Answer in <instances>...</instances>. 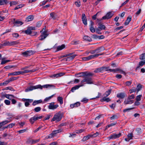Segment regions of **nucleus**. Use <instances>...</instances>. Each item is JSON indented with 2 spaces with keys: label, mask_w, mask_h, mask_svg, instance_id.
Masks as SVG:
<instances>
[{
  "label": "nucleus",
  "mask_w": 145,
  "mask_h": 145,
  "mask_svg": "<svg viewBox=\"0 0 145 145\" xmlns=\"http://www.w3.org/2000/svg\"><path fill=\"white\" fill-rule=\"evenodd\" d=\"M54 137V136L52 133H51L47 137H46V138L48 139V138H52Z\"/></svg>",
  "instance_id": "obj_57"
},
{
  "label": "nucleus",
  "mask_w": 145,
  "mask_h": 145,
  "mask_svg": "<svg viewBox=\"0 0 145 145\" xmlns=\"http://www.w3.org/2000/svg\"><path fill=\"white\" fill-rule=\"evenodd\" d=\"M93 84L92 78L90 76H86L84 77L83 79L81 81V84H83V86L85 84Z\"/></svg>",
  "instance_id": "obj_2"
},
{
  "label": "nucleus",
  "mask_w": 145,
  "mask_h": 145,
  "mask_svg": "<svg viewBox=\"0 0 145 145\" xmlns=\"http://www.w3.org/2000/svg\"><path fill=\"white\" fill-rule=\"evenodd\" d=\"M126 95L125 93L121 92L120 93H118L117 95V97L121 99H123L124 98Z\"/></svg>",
  "instance_id": "obj_21"
},
{
  "label": "nucleus",
  "mask_w": 145,
  "mask_h": 145,
  "mask_svg": "<svg viewBox=\"0 0 145 145\" xmlns=\"http://www.w3.org/2000/svg\"><path fill=\"white\" fill-rule=\"evenodd\" d=\"M106 97L104 96L103 98L101 100V101L102 102L103 101H106L107 102H109L110 101V99L109 98H106Z\"/></svg>",
  "instance_id": "obj_32"
},
{
  "label": "nucleus",
  "mask_w": 145,
  "mask_h": 145,
  "mask_svg": "<svg viewBox=\"0 0 145 145\" xmlns=\"http://www.w3.org/2000/svg\"><path fill=\"white\" fill-rule=\"evenodd\" d=\"M11 121H8L7 120H5L2 121V122H1L0 123L2 127L3 126V125L7 124L8 123L10 122Z\"/></svg>",
  "instance_id": "obj_39"
},
{
  "label": "nucleus",
  "mask_w": 145,
  "mask_h": 145,
  "mask_svg": "<svg viewBox=\"0 0 145 145\" xmlns=\"http://www.w3.org/2000/svg\"><path fill=\"white\" fill-rule=\"evenodd\" d=\"M83 75L86 76H91L93 75V74L90 72H82Z\"/></svg>",
  "instance_id": "obj_29"
},
{
  "label": "nucleus",
  "mask_w": 145,
  "mask_h": 145,
  "mask_svg": "<svg viewBox=\"0 0 145 145\" xmlns=\"http://www.w3.org/2000/svg\"><path fill=\"white\" fill-rule=\"evenodd\" d=\"M50 17L52 19L54 20L56 19L57 15L54 12H52L50 14Z\"/></svg>",
  "instance_id": "obj_26"
},
{
  "label": "nucleus",
  "mask_w": 145,
  "mask_h": 145,
  "mask_svg": "<svg viewBox=\"0 0 145 145\" xmlns=\"http://www.w3.org/2000/svg\"><path fill=\"white\" fill-rule=\"evenodd\" d=\"M105 48L104 47L102 46L101 47H99L97 49H95L96 53H98L104 51L105 50Z\"/></svg>",
  "instance_id": "obj_22"
},
{
  "label": "nucleus",
  "mask_w": 145,
  "mask_h": 145,
  "mask_svg": "<svg viewBox=\"0 0 145 145\" xmlns=\"http://www.w3.org/2000/svg\"><path fill=\"white\" fill-rule=\"evenodd\" d=\"M57 100L59 102V103L61 105L63 104V99L62 97H58L57 98Z\"/></svg>",
  "instance_id": "obj_38"
},
{
  "label": "nucleus",
  "mask_w": 145,
  "mask_h": 145,
  "mask_svg": "<svg viewBox=\"0 0 145 145\" xmlns=\"http://www.w3.org/2000/svg\"><path fill=\"white\" fill-rule=\"evenodd\" d=\"M62 118V116L61 112H59L55 114L53 118L51 120V121H60Z\"/></svg>",
  "instance_id": "obj_3"
},
{
  "label": "nucleus",
  "mask_w": 145,
  "mask_h": 145,
  "mask_svg": "<svg viewBox=\"0 0 145 145\" xmlns=\"http://www.w3.org/2000/svg\"><path fill=\"white\" fill-rule=\"evenodd\" d=\"M104 71H108V70H107V68L105 67H102L97 69L94 71V72H95L97 73Z\"/></svg>",
  "instance_id": "obj_11"
},
{
  "label": "nucleus",
  "mask_w": 145,
  "mask_h": 145,
  "mask_svg": "<svg viewBox=\"0 0 145 145\" xmlns=\"http://www.w3.org/2000/svg\"><path fill=\"white\" fill-rule=\"evenodd\" d=\"M80 102H78L74 103L71 104L70 105V107L73 108L74 107H76L79 106L80 105Z\"/></svg>",
  "instance_id": "obj_18"
},
{
  "label": "nucleus",
  "mask_w": 145,
  "mask_h": 145,
  "mask_svg": "<svg viewBox=\"0 0 145 145\" xmlns=\"http://www.w3.org/2000/svg\"><path fill=\"white\" fill-rule=\"evenodd\" d=\"M140 59L141 60L145 59V53L142 54L140 56Z\"/></svg>",
  "instance_id": "obj_53"
},
{
  "label": "nucleus",
  "mask_w": 145,
  "mask_h": 145,
  "mask_svg": "<svg viewBox=\"0 0 145 145\" xmlns=\"http://www.w3.org/2000/svg\"><path fill=\"white\" fill-rule=\"evenodd\" d=\"M121 133H120L118 134H114L111 135L108 137V138L109 139H115L119 138L121 136Z\"/></svg>",
  "instance_id": "obj_9"
},
{
  "label": "nucleus",
  "mask_w": 145,
  "mask_h": 145,
  "mask_svg": "<svg viewBox=\"0 0 145 145\" xmlns=\"http://www.w3.org/2000/svg\"><path fill=\"white\" fill-rule=\"evenodd\" d=\"M36 71L35 69L30 70H25L24 71H20V74H23L24 73H28L29 72H33Z\"/></svg>",
  "instance_id": "obj_15"
},
{
  "label": "nucleus",
  "mask_w": 145,
  "mask_h": 145,
  "mask_svg": "<svg viewBox=\"0 0 145 145\" xmlns=\"http://www.w3.org/2000/svg\"><path fill=\"white\" fill-rule=\"evenodd\" d=\"M98 27L97 29H99L100 30H105L106 28V27L104 25L102 24L101 22L98 23Z\"/></svg>",
  "instance_id": "obj_20"
},
{
  "label": "nucleus",
  "mask_w": 145,
  "mask_h": 145,
  "mask_svg": "<svg viewBox=\"0 0 145 145\" xmlns=\"http://www.w3.org/2000/svg\"><path fill=\"white\" fill-rule=\"evenodd\" d=\"M75 4L77 7H79L80 6V2L79 1H76L75 2Z\"/></svg>",
  "instance_id": "obj_54"
},
{
  "label": "nucleus",
  "mask_w": 145,
  "mask_h": 145,
  "mask_svg": "<svg viewBox=\"0 0 145 145\" xmlns=\"http://www.w3.org/2000/svg\"><path fill=\"white\" fill-rule=\"evenodd\" d=\"M4 103L7 105H10V101L8 100H5Z\"/></svg>",
  "instance_id": "obj_62"
},
{
  "label": "nucleus",
  "mask_w": 145,
  "mask_h": 145,
  "mask_svg": "<svg viewBox=\"0 0 145 145\" xmlns=\"http://www.w3.org/2000/svg\"><path fill=\"white\" fill-rule=\"evenodd\" d=\"M48 35L47 31H44L41 33V34L39 37V40H42L44 39Z\"/></svg>",
  "instance_id": "obj_5"
},
{
  "label": "nucleus",
  "mask_w": 145,
  "mask_h": 145,
  "mask_svg": "<svg viewBox=\"0 0 145 145\" xmlns=\"http://www.w3.org/2000/svg\"><path fill=\"white\" fill-rule=\"evenodd\" d=\"M137 90V89L135 87H133L129 90L130 93H131L133 92H135Z\"/></svg>",
  "instance_id": "obj_48"
},
{
  "label": "nucleus",
  "mask_w": 145,
  "mask_h": 145,
  "mask_svg": "<svg viewBox=\"0 0 145 145\" xmlns=\"http://www.w3.org/2000/svg\"><path fill=\"white\" fill-rule=\"evenodd\" d=\"M111 90H108V91H106L105 93L104 94L103 96L105 97H107L110 93Z\"/></svg>",
  "instance_id": "obj_40"
},
{
  "label": "nucleus",
  "mask_w": 145,
  "mask_h": 145,
  "mask_svg": "<svg viewBox=\"0 0 145 145\" xmlns=\"http://www.w3.org/2000/svg\"><path fill=\"white\" fill-rule=\"evenodd\" d=\"M139 65L140 66H142L145 64V61H142L139 62Z\"/></svg>",
  "instance_id": "obj_61"
},
{
  "label": "nucleus",
  "mask_w": 145,
  "mask_h": 145,
  "mask_svg": "<svg viewBox=\"0 0 145 145\" xmlns=\"http://www.w3.org/2000/svg\"><path fill=\"white\" fill-rule=\"evenodd\" d=\"M41 110V108L40 107H37L35 108L34 109L35 112H38L40 111Z\"/></svg>",
  "instance_id": "obj_50"
},
{
  "label": "nucleus",
  "mask_w": 145,
  "mask_h": 145,
  "mask_svg": "<svg viewBox=\"0 0 145 145\" xmlns=\"http://www.w3.org/2000/svg\"><path fill=\"white\" fill-rule=\"evenodd\" d=\"M82 17L83 23L84 24V25H87V20L85 14H82Z\"/></svg>",
  "instance_id": "obj_17"
},
{
  "label": "nucleus",
  "mask_w": 145,
  "mask_h": 145,
  "mask_svg": "<svg viewBox=\"0 0 145 145\" xmlns=\"http://www.w3.org/2000/svg\"><path fill=\"white\" fill-rule=\"evenodd\" d=\"M34 18L33 16L32 15H30L28 16L26 18L25 21L28 22L32 21Z\"/></svg>",
  "instance_id": "obj_25"
},
{
  "label": "nucleus",
  "mask_w": 145,
  "mask_h": 145,
  "mask_svg": "<svg viewBox=\"0 0 145 145\" xmlns=\"http://www.w3.org/2000/svg\"><path fill=\"white\" fill-rule=\"evenodd\" d=\"M25 33L27 35H31L32 31L28 28L27 29L24 31Z\"/></svg>",
  "instance_id": "obj_43"
},
{
  "label": "nucleus",
  "mask_w": 145,
  "mask_h": 145,
  "mask_svg": "<svg viewBox=\"0 0 145 145\" xmlns=\"http://www.w3.org/2000/svg\"><path fill=\"white\" fill-rule=\"evenodd\" d=\"M42 24V22L41 21H39L36 23V26L37 27H40Z\"/></svg>",
  "instance_id": "obj_59"
},
{
  "label": "nucleus",
  "mask_w": 145,
  "mask_h": 145,
  "mask_svg": "<svg viewBox=\"0 0 145 145\" xmlns=\"http://www.w3.org/2000/svg\"><path fill=\"white\" fill-rule=\"evenodd\" d=\"M65 46L64 44H62L61 46H59L57 47V51H59L62 50L63 49L65 48Z\"/></svg>",
  "instance_id": "obj_34"
},
{
  "label": "nucleus",
  "mask_w": 145,
  "mask_h": 145,
  "mask_svg": "<svg viewBox=\"0 0 145 145\" xmlns=\"http://www.w3.org/2000/svg\"><path fill=\"white\" fill-rule=\"evenodd\" d=\"M24 4H21L19 5H18L17 6V7H15V8H14V10H17L19 8H20L22 7H23L24 6Z\"/></svg>",
  "instance_id": "obj_52"
},
{
  "label": "nucleus",
  "mask_w": 145,
  "mask_h": 145,
  "mask_svg": "<svg viewBox=\"0 0 145 145\" xmlns=\"http://www.w3.org/2000/svg\"><path fill=\"white\" fill-rule=\"evenodd\" d=\"M42 102V100L41 99L39 100H35L33 102L32 105L33 106H35L37 104L41 103Z\"/></svg>",
  "instance_id": "obj_27"
},
{
  "label": "nucleus",
  "mask_w": 145,
  "mask_h": 145,
  "mask_svg": "<svg viewBox=\"0 0 145 145\" xmlns=\"http://www.w3.org/2000/svg\"><path fill=\"white\" fill-rule=\"evenodd\" d=\"M113 16V14L111 12H109L107 13L106 15L103 16L102 18V20L108 19L111 18Z\"/></svg>",
  "instance_id": "obj_10"
},
{
  "label": "nucleus",
  "mask_w": 145,
  "mask_h": 145,
  "mask_svg": "<svg viewBox=\"0 0 145 145\" xmlns=\"http://www.w3.org/2000/svg\"><path fill=\"white\" fill-rule=\"evenodd\" d=\"M94 23L92 21H91V24L90 25V30L92 33H94L95 31V29L93 26Z\"/></svg>",
  "instance_id": "obj_16"
},
{
  "label": "nucleus",
  "mask_w": 145,
  "mask_h": 145,
  "mask_svg": "<svg viewBox=\"0 0 145 145\" xmlns=\"http://www.w3.org/2000/svg\"><path fill=\"white\" fill-rule=\"evenodd\" d=\"M133 103V100H130L128 98L125 99L124 101V103L125 105L130 104Z\"/></svg>",
  "instance_id": "obj_19"
},
{
  "label": "nucleus",
  "mask_w": 145,
  "mask_h": 145,
  "mask_svg": "<svg viewBox=\"0 0 145 145\" xmlns=\"http://www.w3.org/2000/svg\"><path fill=\"white\" fill-rule=\"evenodd\" d=\"M20 43L19 40L10 41V46L14 45Z\"/></svg>",
  "instance_id": "obj_28"
},
{
  "label": "nucleus",
  "mask_w": 145,
  "mask_h": 145,
  "mask_svg": "<svg viewBox=\"0 0 145 145\" xmlns=\"http://www.w3.org/2000/svg\"><path fill=\"white\" fill-rule=\"evenodd\" d=\"M18 4V2L15 1H13L10 2V6H11L13 5H15Z\"/></svg>",
  "instance_id": "obj_47"
},
{
  "label": "nucleus",
  "mask_w": 145,
  "mask_h": 145,
  "mask_svg": "<svg viewBox=\"0 0 145 145\" xmlns=\"http://www.w3.org/2000/svg\"><path fill=\"white\" fill-rule=\"evenodd\" d=\"M35 52V51L32 50L26 51L22 53V55L25 57H27L30 56Z\"/></svg>",
  "instance_id": "obj_4"
},
{
  "label": "nucleus",
  "mask_w": 145,
  "mask_h": 145,
  "mask_svg": "<svg viewBox=\"0 0 145 145\" xmlns=\"http://www.w3.org/2000/svg\"><path fill=\"white\" fill-rule=\"evenodd\" d=\"M135 108V107H133V108H127V109H126L123 110V111L124 112H125L127 111H129L130 110H133V109H134Z\"/></svg>",
  "instance_id": "obj_56"
},
{
  "label": "nucleus",
  "mask_w": 145,
  "mask_h": 145,
  "mask_svg": "<svg viewBox=\"0 0 145 145\" xmlns=\"http://www.w3.org/2000/svg\"><path fill=\"white\" fill-rule=\"evenodd\" d=\"M83 86V84H81L79 85H76L71 88V91L72 92H73L75 90L78 89L80 87Z\"/></svg>",
  "instance_id": "obj_13"
},
{
  "label": "nucleus",
  "mask_w": 145,
  "mask_h": 145,
  "mask_svg": "<svg viewBox=\"0 0 145 145\" xmlns=\"http://www.w3.org/2000/svg\"><path fill=\"white\" fill-rule=\"evenodd\" d=\"M20 75V71H15L13 72L9 73L8 74V76L12 75V76H16Z\"/></svg>",
  "instance_id": "obj_24"
},
{
  "label": "nucleus",
  "mask_w": 145,
  "mask_h": 145,
  "mask_svg": "<svg viewBox=\"0 0 145 145\" xmlns=\"http://www.w3.org/2000/svg\"><path fill=\"white\" fill-rule=\"evenodd\" d=\"M40 141V139L37 140H32V144H35L39 142Z\"/></svg>",
  "instance_id": "obj_58"
},
{
  "label": "nucleus",
  "mask_w": 145,
  "mask_h": 145,
  "mask_svg": "<svg viewBox=\"0 0 145 145\" xmlns=\"http://www.w3.org/2000/svg\"><path fill=\"white\" fill-rule=\"evenodd\" d=\"M130 100H131L135 98V96L133 94H132L131 95H129L127 98Z\"/></svg>",
  "instance_id": "obj_60"
},
{
  "label": "nucleus",
  "mask_w": 145,
  "mask_h": 145,
  "mask_svg": "<svg viewBox=\"0 0 145 145\" xmlns=\"http://www.w3.org/2000/svg\"><path fill=\"white\" fill-rule=\"evenodd\" d=\"M142 88V85L140 84H138L137 86V93Z\"/></svg>",
  "instance_id": "obj_45"
},
{
  "label": "nucleus",
  "mask_w": 145,
  "mask_h": 145,
  "mask_svg": "<svg viewBox=\"0 0 145 145\" xmlns=\"http://www.w3.org/2000/svg\"><path fill=\"white\" fill-rule=\"evenodd\" d=\"M7 0H0V5H4L7 3Z\"/></svg>",
  "instance_id": "obj_36"
},
{
  "label": "nucleus",
  "mask_w": 145,
  "mask_h": 145,
  "mask_svg": "<svg viewBox=\"0 0 145 145\" xmlns=\"http://www.w3.org/2000/svg\"><path fill=\"white\" fill-rule=\"evenodd\" d=\"M42 118V116H34L31 118L29 120V121L31 124H33L35 121L39 119H41Z\"/></svg>",
  "instance_id": "obj_7"
},
{
  "label": "nucleus",
  "mask_w": 145,
  "mask_h": 145,
  "mask_svg": "<svg viewBox=\"0 0 145 145\" xmlns=\"http://www.w3.org/2000/svg\"><path fill=\"white\" fill-rule=\"evenodd\" d=\"M83 39L86 40H87L89 41H92L91 38L89 37L85 36L83 38Z\"/></svg>",
  "instance_id": "obj_37"
},
{
  "label": "nucleus",
  "mask_w": 145,
  "mask_h": 145,
  "mask_svg": "<svg viewBox=\"0 0 145 145\" xmlns=\"http://www.w3.org/2000/svg\"><path fill=\"white\" fill-rule=\"evenodd\" d=\"M62 129H59L58 130L54 131H52V134L54 135V136H55V135L61 132L62 131Z\"/></svg>",
  "instance_id": "obj_31"
},
{
  "label": "nucleus",
  "mask_w": 145,
  "mask_h": 145,
  "mask_svg": "<svg viewBox=\"0 0 145 145\" xmlns=\"http://www.w3.org/2000/svg\"><path fill=\"white\" fill-rule=\"evenodd\" d=\"M131 20V17H127V19L125 21V22L124 23V24L125 25H128L130 22Z\"/></svg>",
  "instance_id": "obj_30"
},
{
  "label": "nucleus",
  "mask_w": 145,
  "mask_h": 145,
  "mask_svg": "<svg viewBox=\"0 0 145 145\" xmlns=\"http://www.w3.org/2000/svg\"><path fill=\"white\" fill-rule=\"evenodd\" d=\"M127 137L130 140L132 139V138L133 137V134L132 133H129L127 135Z\"/></svg>",
  "instance_id": "obj_44"
},
{
  "label": "nucleus",
  "mask_w": 145,
  "mask_h": 145,
  "mask_svg": "<svg viewBox=\"0 0 145 145\" xmlns=\"http://www.w3.org/2000/svg\"><path fill=\"white\" fill-rule=\"evenodd\" d=\"M55 86L52 84H48L44 85L42 86H41L40 85H38L35 86H32L29 87H27L25 90V92H28L29 91H31L33 89H42L43 88H48L52 87L54 88Z\"/></svg>",
  "instance_id": "obj_1"
},
{
  "label": "nucleus",
  "mask_w": 145,
  "mask_h": 145,
  "mask_svg": "<svg viewBox=\"0 0 145 145\" xmlns=\"http://www.w3.org/2000/svg\"><path fill=\"white\" fill-rule=\"evenodd\" d=\"M70 54H71V55L67 56L68 57L67 58L63 59L64 61H71L73 59L77 56V55L75 54L73 55V53H70Z\"/></svg>",
  "instance_id": "obj_8"
},
{
  "label": "nucleus",
  "mask_w": 145,
  "mask_h": 145,
  "mask_svg": "<svg viewBox=\"0 0 145 145\" xmlns=\"http://www.w3.org/2000/svg\"><path fill=\"white\" fill-rule=\"evenodd\" d=\"M8 143L5 142H1L0 141V145H7Z\"/></svg>",
  "instance_id": "obj_64"
},
{
  "label": "nucleus",
  "mask_w": 145,
  "mask_h": 145,
  "mask_svg": "<svg viewBox=\"0 0 145 145\" xmlns=\"http://www.w3.org/2000/svg\"><path fill=\"white\" fill-rule=\"evenodd\" d=\"M142 97V95H137L135 99L136 101H139L141 100V98Z\"/></svg>",
  "instance_id": "obj_49"
},
{
  "label": "nucleus",
  "mask_w": 145,
  "mask_h": 145,
  "mask_svg": "<svg viewBox=\"0 0 145 145\" xmlns=\"http://www.w3.org/2000/svg\"><path fill=\"white\" fill-rule=\"evenodd\" d=\"M18 78V77H12L10 78L8 80L9 82H12V81L16 80Z\"/></svg>",
  "instance_id": "obj_42"
},
{
  "label": "nucleus",
  "mask_w": 145,
  "mask_h": 145,
  "mask_svg": "<svg viewBox=\"0 0 145 145\" xmlns=\"http://www.w3.org/2000/svg\"><path fill=\"white\" fill-rule=\"evenodd\" d=\"M116 123H117L116 122L112 123L109 124V125H107L106 127L105 130L107 129L108 128H109L110 127L113 126L115 125L116 124Z\"/></svg>",
  "instance_id": "obj_41"
},
{
  "label": "nucleus",
  "mask_w": 145,
  "mask_h": 145,
  "mask_svg": "<svg viewBox=\"0 0 145 145\" xmlns=\"http://www.w3.org/2000/svg\"><path fill=\"white\" fill-rule=\"evenodd\" d=\"M15 67V66H14L8 65L5 66L4 67V68L5 69H10L12 68Z\"/></svg>",
  "instance_id": "obj_55"
},
{
  "label": "nucleus",
  "mask_w": 145,
  "mask_h": 145,
  "mask_svg": "<svg viewBox=\"0 0 145 145\" xmlns=\"http://www.w3.org/2000/svg\"><path fill=\"white\" fill-rule=\"evenodd\" d=\"M51 116V115L50 114L47 115L46 116L44 117V118L43 120L44 121H45L46 120H49Z\"/></svg>",
  "instance_id": "obj_51"
},
{
  "label": "nucleus",
  "mask_w": 145,
  "mask_h": 145,
  "mask_svg": "<svg viewBox=\"0 0 145 145\" xmlns=\"http://www.w3.org/2000/svg\"><path fill=\"white\" fill-rule=\"evenodd\" d=\"M111 120H114L118 118V116L116 115H113L112 117L110 118Z\"/></svg>",
  "instance_id": "obj_63"
},
{
  "label": "nucleus",
  "mask_w": 145,
  "mask_h": 145,
  "mask_svg": "<svg viewBox=\"0 0 145 145\" xmlns=\"http://www.w3.org/2000/svg\"><path fill=\"white\" fill-rule=\"evenodd\" d=\"M54 95H53L49 97L46 98L44 99V101L45 102L48 101L50 100L52 97H53Z\"/></svg>",
  "instance_id": "obj_46"
},
{
  "label": "nucleus",
  "mask_w": 145,
  "mask_h": 145,
  "mask_svg": "<svg viewBox=\"0 0 145 145\" xmlns=\"http://www.w3.org/2000/svg\"><path fill=\"white\" fill-rule=\"evenodd\" d=\"M54 102L50 103L48 106V108L49 109L53 110L57 108L59 106V105H54Z\"/></svg>",
  "instance_id": "obj_6"
},
{
  "label": "nucleus",
  "mask_w": 145,
  "mask_h": 145,
  "mask_svg": "<svg viewBox=\"0 0 145 145\" xmlns=\"http://www.w3.org/2000/svg\"><path fill=\"white\" fill-rule=\"evenodd\" d=\"M33 101V99H30L28 100V101L27 102H25V106L26 107H28L29 105V103H32Z\"/></svg>",
  "instance_id": "obj_35"
},
{
  "label": "nucleus",
  "mask_w": 145,
  "mask_h": 145,
  "mask_svg": "<svg viewBox=\"0 0 145 145\" xmlns=\"http://www.w3.org/2000/svg\"><path fill=\"white\" fill-rule=\"evenodd\" d=\"M91 137V135H88L84 136V137L82 141H85L89 139Z\"/></svg>",
  "instance_id": "obj_33"
},
{
  "label": "nucleus",
  "mask_w": 145,
  "mask_h": 145,
  "mask_svg": "<svg viewBox=\"0 0 145 145\" xmlns=\"http://www.w3.org/2000/svg\"><path fill=\"white\" fill-rule=\"evenodd\" d=\"M105 54V53H103L101 54H97L93 55H91L88 56L90 60L94 59L95 58L99 56H101Z\"/></svg>",
  "instance_id": "obj_12"
},
{
  "label": "nucleus",
  "mask_w": 145,
  "mask_h": 145,
  "mask_svg": "<svg viewBox=\"0 0 145 145\" xmlns=\"http://www.w3.org/2000/svg\"><path fill=\"white\" fill-rule=\"evenodd\" d=\"M3 96L10 100H11L13 98H14L15 97L13 95L10 94H6L4 95Z\"/></svg>",
  "instance_id": "obj_23"
},
{
  "label": "nucleus",
  "mask_w": 145,
  "mask_h": 145,
  "mask_svg": "<svg viewBox=\"0 0 145 145\" xmlns=\"http://www.w3.org/2000/svg\"><path fill=\"white\" fill-rule=\"evenodd\" d=\"M64 75V73L63 72H60L56 74H54L51 77L52 78H55L60 77Z\"/></svg>",
  "instance_id": "obj_14"
}]
</instances>
